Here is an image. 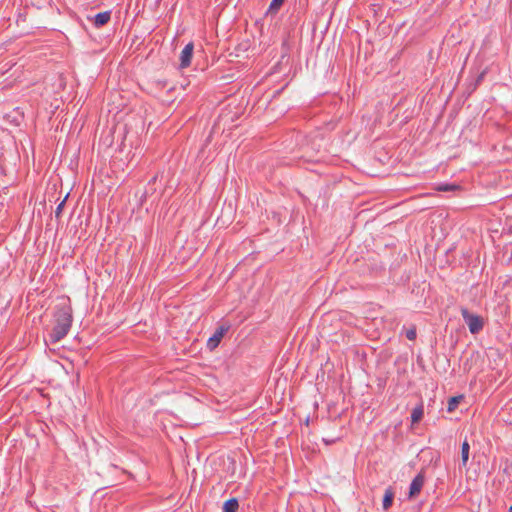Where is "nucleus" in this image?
<instances>
[{"label":"nucleus","mask_w":512,"mask_h":512,"mask_svg":"<svg viewBox=\"0 0 512 512\" xmlns=\"http://www.w3.org/2000/svg\"><path fill=\"white\" fill-rule=\"evenodd\" d=\"M66 198H67V196L58 204V206H57V208L55 210V217L56 218L60 217L61 212H62V210H63V208L65 206Z\"/></svg>","instance_id":"14"},{"label":"nucleus","mask_w":512,"mask_h":512,"mask_svg":"<svg viewBox=\"0 0 512 512\" xmlns=\"http://www.w3.org/2000/svg\"><path fill=\"white\" fill-rule=\"evenodd\" d=\"M54 321L55 325L49 334L51 343L61 341L70 331L73 316L69 301H64L55 306Z\"/></svg>","instance_id":"1"},{"label":"nucleus","mask_w":512,"mask_h":512,"mask_svg":"<svg viewBox=\"0 0 512 512\" xmlns=\"http://www.w3.org/2000/svg\"><path fill=\"white\" fill-rule=\"evenodd\" d=\"M393 499H394L393 490L391 488L386 489L385 493H384V497H383V503H382L384 510H388L392 506Z\"/></svg>","instance_id":"7"},{"label":"nucleus","mask_w":512,"mask_h":512,"mask_svg":"<svg viewBox=\"0 0 512 512\" xmlns=\"http://www.w3.org/2000/svg\"><path fill=\"white\" fill-rule=\"evenodd\" d=\"M461 315L471 334H478L484 327L482 317L471 314L467 308H461Z\"/></svg>","instance_id":"2"},{"label":"nucleus","mask_w":512,"mask_h":512,"mask_svg":"<svg viewBox=\"0 0 512 512\" xmlns=\"http://www.w3.org/2000/svg\"><path fill=\"white\" fill-rule=\"evenodd\" d=\"M285 0H272L267 14H275L281 8Z\"/></svg>","instance_id":"11"},{"label":"nucleus","mask_w":512,"mask_h":512,"mask_svg":"<svg viewBox=\"0 0 512 512\" xmlns=\"http://www.w3.org/2000/svg\"><path fill=\"white\" fill-rule=\"evenodd\" d=\"M416 336H417V333H416L415 327H412L406 331V337L408 340L413 341L416 339Z\"/></svg>","instance_id":"13"},{"label":"nucleus","mask_w":512,"mask_h":512,"mask_svg":"<svg viewBox=\"0 0 512 512\" xmlns=\"http://www.w3.org/2000/svg\"><path fill=\"white\" fill-rule=\"evenodd\" d=\"M423 415H424L423 406L420 405V406L415 407L411 413L412 424H416L419 421H421V419L423 418Z\"/></svg>","instance_id":"9"},{"label":"nucleus","mask_w":512,"mask_h":512,"mask_svg":"<svg viewBox=\"0 0 512 512\" xmlns=\"http://www.w3.org/2000/svg\"><path fill=\"white\" fill-rule=\"evenodd\" d=\"M194 51V44L192 42L188 43L182 50L180 54V67L187 68L191 64L192 56Z\"/></svg>","instance_id":"5"},{"label":"nucleus","mask_w":512,"mask_h":512,"mask_svg":"<svg viewBox=\"0 0 512 512\" xmlns=\"http://www.w3.org/2000/svg\"><path fill=\"white\" fill-rule=\"evenodd\" d=\"M509 512H512V506L509 508Z\"/></svg>","instance_id":"18"},{"label":"nucleus","mask_w":512,"mask_h":512,"mask_svg":"<svg viewBox=\"0 0 512 512\" xmlns=\"http://www.w3.org/2000/svg\"><path fill=\"white\" fill-rule=\"evenodd\" d=\"M461 400H462V396H456V397L450 398L448 401V406H447L448 412H453L457 408V406Z\"/></svg>","instance_id":"12"},{"label":"nucleus","mask_w":512,"mask_h":512,"mask_svg":"<svg viewBox=\"0 0 512 512\" xmlns=\"http://www.w3.org/2000/svg\"><path fill=\"white\" fill-rule=\"evenodd\" d=\"M239 503L236 498L227 500L223 505V512H237Z\"/></svg>","instance_id":"8"},{"label":"nucleus","mask_w":512,"mask_h":512,"mask_svg":"<svg viewBox=\"0 0 512 512\" xmlns=\"http://www.w3.org/2000/svg\"><path fill=\"white\" fill-rule=\"evenodd\" d=\"M229 327L228 326H219L214 334L208 339L207 346L209 349L213 350L215 349L221 339L224 337V335L228 332Z\"/></svg>","instance_id":"3"},{"label":"nucleus","mask_w":512,"mask_h":512,"mask_svg":"<svg viewBox=\"0 0 512 512\" xmlns=\"http://www.w3.org/2000/svg\"><path fill=\"white\" fill-rule=\"evenodd\" d=\"M286 386V378H279L276 383V389H285Z\"/></svg>","instance_id":"16"},{"label":"nucleus","mask_w":512,"mask_h":512,"mask_svg":"<svg viewBox=\"0 0 512 512\" xmlns=\"http://www.w3.org/2000/svg\"><path fill=\"white\" fill-rule=\"evenodd\" d=\"M305 422H306V425H308V423H309V418L308 417L306 418Z\"/></svg>","instance_id":"17"},{"label":"nucleus","mask_w":512,"mask_h":512,"mask_svg":"<svg viewBox=\"0 0 512 512\" xmlns=\"http://www.w3.org/2000/svg\"><path fill=\"white\" fill-rule=\"evenodd\" d=\"M111 19V11H105L98 13L94 17V25L97 28H100L104 25H106Z\"/></svg>","instance_id":"6"},{"label":"nucleus","mask_w":512,"mask_h":512,"mask_svg":"<svg viewBox=\"0 0 512 512\" xmlns=\"http://www.w3.org/2000/svg\"><path fill=\"white\" fill-rule=\"evenodd\" d=\"M424 482H425V476L422 472L418 473L414 479L412 480L411 484H410V488H409V497L410 498H414L416 497L423 485H424Z\"/></svg>","instance_id":"4"},{"label":"nucleus","mask_w":512,"mask_h":512,"mask_svg":"<svg viewBox=\"0 0 512 512\" xmlns=\"http://www.w3.org/2000/svg\"><path fill=\"white\" fill-rule=\"evenodd\" d=\"M469 451H470V445H469L468 441L465 440L461 446V460H462L463 466H466V464L469 460Z\"/></svg>","instance_id":"10"},{"label":"nucleus","mask_w":512,"mask_h":512,"mask_svg":"<svg viewBox=\"0 0 512 512\" xmlns=\"http://www.w3.org/2000/svg\"><path fill=\"white\" fill-rule=\"evenodd\" d=\"M456 188L455 185H451V184H440L438 187H437V190L438 191H452Z\"/></svg>","instance_id":"15"}]
</instances>
